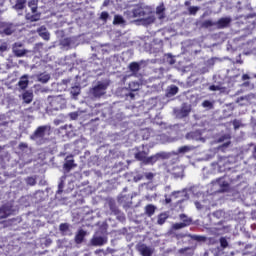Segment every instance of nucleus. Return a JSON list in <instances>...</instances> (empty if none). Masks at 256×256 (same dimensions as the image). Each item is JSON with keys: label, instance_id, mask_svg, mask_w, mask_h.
Returning a JSON list of instances; mask_svg holds the SVG:
<instances>
[{"label": "nucleus", "instance_id": "1", "mask_svg": "<svg viewBox=\"0 0 256 256\" xmlns=\"http://www.w3.org/2000/svg\"><path fill=\"white\" fill-rule=\"evenodd\" d=\"M130 17L139 19L141 25H151L155 21V15L149 8L137 7L130 12Z\"/></svg>", "mask_w": 256, "mask_h": 256}, {"label": "nucleus", "instance_id": "2", "mask_svg": "<svg viewBox=\"0 0 256 256\" xmlns=\"http://www.w3.org/2000/svg\"><path fill=\"white\" fill-rule=\"evenodd\" d=\"M28 7H30L33 14H26V19L28 21H39V19H41V14L37 13V0H30L28 2Z\"/></svg>", "mask_w": 256, "mask_h": 256}, {"label": "nucleus", "instance_id": "3", "mask_svg": "<svg viewBox=\"0 0 256 256\" xmlns=\"http://www.w3.org/2000/svg\"><path fill=\"white\" fill-rule=\"evenodd\" d=\"M51 131V127L49 126H39L33 135L30 136V139L32 141H39V139H43L45 135H49V132Z\"/></svg>", "mask_w": 256, "mask_h": 256}, {"label": "nucleus", "instance_id": "4", "mask_svg": "<svg viewBox=\"0 0 256 256\" xmlns=\"http://www.w3.org/2000/svg\"><path fill=\"white\" fill-rule=\"evenodd\" d=\"M107 91V83L105 82H98L96 86L92 89V93L94 97H101L105 95V92Z\"/></svg>", "mask_w": 256, "mask_h": 256}, {"label": "nucleus", "instance_id": "5", "mask_svg": "<svg viewBox=\"0 0 256 256\" xmlns=\"http://www.w3.org/2000/svg\"><path fill=\"white\" fill-rule=\"evenodd\" d=\"M51 107H54V109H63L65 105H67V100L63 98V96H55L50 101Z\"/></svg>", "mask_w": 256, "mask_h": 256}, {"label": "nucleus", "instance_id": "6", "mask_svg": "<svg viewBox=\"0 0 256 256\" xmlns=\"http://www.w3.org/2000/svg\"><path fill=\"white\" fill-rule=\"evenodd\" d=\"M23 47V43L21 42H16L12 46V51L16 57H25L27 53H29V50L26 49H21Z\"/></svg>", "mask_w": 256, "mask_h": 256}, {"label": "nucleus", "instance_id": "7", "mask_svg": "<svg viewBox=\"0 0 256 256\" xmlns=\"http://www.w3.org/2000/svg\"><path fill=\"white\" fill-rule=\"evenodd\" d=\"M9 215H13V208L11 204H6L0 208V219H5L9 217Z\"/></svg>", "mask_w": 256, "mask_h": 256}, {"label": "nucleus", "instance_id": "8", "mask_svg": "<svg viewBox=\"0 0 256 256\" xmlns=\"http://www.w3.org/2000/svg\"><path fill=\"white\" fill-rule=\"evenodd\" d=\"M138 251L141 253L142 256H151L153 255V248L145 245V244H140L138 246Z\"/></svg>", "mask_w": 256, "mask_h": 256}, {"label": "nucleus", "instance_id": "9", "mask_svg": "<svg viewBox=\"0 0 256 256\" xmlns=\"http://www.w3.org/2000/svg\"><path fill=\"white\" fill-rule=\"evenodd\" d=\"M186 139H194L195 141H201L202 143H205V138L201 136V132H190L186 135Z\"/></svg>", "mask_w": 256, "mask_h": 256}, {"label": "nucleus", "instance_id": "10", "mask_svg": "<svg viewBox=\"0 0 256 256\" xmlns=\"http://www.w3.org/2000/svg\"><path fill=\"white\" fill-rule=\"evenodd\" d=\"M91 243L96 247H101V245H105V243H107V238L102 236H94Z\"/></svg>", "mask_w": 256, "mask_h": 256}, {"label": "nucleus", "instance_id": "11", "mask_svg": "<svg viewBox=\"0 0 256 256\" xmlns=\"http://www.w3.org/2000/svg\"><path fill=\"white\" fill-rule=\"evenodd\" d=\"M18 86L20 87V89H27V87L29 86V76H22L18 82Z\"/></svg>", "mask_w": 256, "mask_h": 256}, {"label": "nucleus", "instance_id": "12", "mask_svg": "<svg viewBox=\"0 0 256 256\" xmlns=\"http://www.w3.org/2000/svg\"><path fill=\"white\" fill-rule=\"evenodd\" d=\"M191 113V105L183 104L178 117H187Z\"/></svg>", "mask_w": 256, "mask_h": 256}, {"label": "nucleus", "instance_id": "13", "mask_svg": "<svg viewBox=\"0 0 256 256\" xmlns=\"http://www.w3.org/2000/svg\"><path fill=\"white\" fill-rule=\"evenodd\" d=\"M38 34L40 35V37H42V39H44L45 41H49L50 39V34L49 32L47 31V28L45 27H40L38 29Z\"/></svg>", "mask_w": 256, "mask_h": 256}, {"label": "nucleus", "instance_id": "14", "mask_svg": "<svg viewBox=\"0 0 256 256\" xmlns=\"http://www.w3.org/2000/svg\"><path fill=\"white\" fill-rule=\"evenodd\" d=\"M229 23H231V18L226 17V18H221L218 22L217 25L220 29H223V27H228Z\"/></svg>", "mask_w": 256, "mask_h": 256}, {"label": "nucleus", "instance_id": "15", "mask_svg": "<svg viewBox=\"0 0 256 256\" xmlns=\"http://www.w3.org/2000/svg\"><path fill=\"white\" fill-rule=\"evenodd\" d=\"M156 15L158 19H165V6L163 4L156 8Z\"/></svg>", "mask_w": 256, "mask_h": 256}, {"label": "nucleus", "instance_id": "16", "mask_svg": "<svg viewBox=\"0 0 256 256\" xmlns=\"http://www.w3.org/2000/svg\"><path fill=\"white\" fill-rule=\"evenodd\" d=\"M161 157H165V153H157L156 155L147 158L146 163H156V161L161 159Z\"/></svg>", "mask_w": 256, "mask_h": 256}, {"label": "nucleus", "instance_id": "17", "mask_svg": "<svg viewBox=\"0 0 256 256\" xmlns=\"http://www.w3.org/2000/svg\"><path fill=\"white\" fill-rule=\"evenodd\" d=\"M73 167H77V165H75V162L73 159H69V157H67L66 162L64 163V169L66 171H70Z\"/></svg>", "mask_w": 256, "mask_h": 256}, {"label": "nucleus", "instance_id": "18", "mask_svg": "<svg viewBox=\"0 0 256 256\" xmlns=\"http://www.w3.org/2000/svg\"><path fill=\"white\" fill-rule=\"evenodd\" d=\"M85 235H87V233L84 230H79L75 236V242L78 244L83 243V239H85Z\"/></svg>", "mask_w": 256, "mask_h": 256}, {"label": "nucleus", "instance_id": "19", "mask_svg": "<svg viewBox=\"0 0 256 256\" xmlns=\"http://www.w3.org/2000/svg\"><path fill=\"white\" fill-rule=\"evenodd\" d=\"M135 158L138 159V161H143L144 163H147V152L140 151L135 154Z\"/></svg>", "mask_w": 256, "mask_h": 256}, {"label": "nucleus", "instance_id": "20", "mask_svg": "<svg viewBox=\"0 0 256 256\" xmlns=\"http://www.w3.org/2000/svg\"><path fill=\"white\" fill-rule=\"evenodd\" d=\"M25 3H27V0H16V5H14L13 8L16 11H21L22 9H25Z\"/></svg>", "mask_w": 256, "mask_h": 256}, {"label": "nucleus", "instance_id": "21", "mask_svg": "<svg viewBox=\"0 0 256 256\" xmlns=\"http://www.w3.org/2000/svg\"><path fill=\"white\" fill-rule=\"evenodd\" d=\"M36 77L40 83H47L51 79V76L47 73L39 74Z\"/></svg>", "mask_w": 256, "mask_h": 256}, {"label": "nucleus", "instance_id": "22", "mask_svg": "<svg viewBox=\"0 0 256 256\" xmlns=\"http://www.w3.org/2000/svg\"><path fill=\"white\" fill-rule=\"evenodd\" d=\"M191 224V220H184V222L173 224V229H183L184 227H187V225Z\"/></svg>", "mask_w": 256, "mask_h": 256}, {"label": "nucleus", "instance_id": "23", "mask_svg": "<svg viewBox=\"0 0 256 256\" xmlns=\"http://www.w3.org/2000/svg\"><path fill=\"white\" fill-rule=\"evenodd\" d=\"M145 211H146V215L148 216V217H151V216H153L154 214H155V206H153V205H147L146 207H145Z\"/></svg>", "mask_w": 256, "mask_h": 256}, {"label": "nucleus", "instance_id": "24", "mask_svg": "<svg viewBox=\"0 0 256 256\" xmlns=\"http://www.w3.org/2000/svg\"><path fill=\"white\" fill-rule=\"evenodd\" d=\"M23 101L26 103H31V101H33V93L25 92L23 94Z\"/></svg>", "mask_w": 256, "mask_h": 256}, {"label": "nucleus", "instance_id": "25", "mask_svg": "<svg viewBox=\"0 0 256 256\" xmlns=\"http://www.w3.org/2000/svg\"><path fill=\"white\" fill-rule=\"evenodd\" d=\"M113 23H114V25H124L125 24V20L123 19V16L116 15L114 17Z\"/></svg>", "mask_w": 256, "mask_h": 256}, {"label": "nucleus", "instance_id": "26", "mask_svg": "<svg viewBox=\"0 0 256 256\" xmlns=\"http://www.w3.org/2000/svg\"><path fill=\"white\" fill-rule=\"evenodd\" d=\"M195 147L193 146H182L178 149V153H189L190 151H193Z\"/></svg>", "mask_w": 256, "mask_h": 256}, {"label": "nucleus", "instance_id": "27", "mask_svg": "<svg viewBox=\"0 0 256 256\" xmlns=\"http://www.w3.org/2000/svg\"><path fill=\"white\" fill-rule=\"evenodd\" d=\"M129 69H130V71H132V73H137V71H139V69H140L139 63H137V62L131 63L129 65Z\"/></svg>", "mask_w": 256, "mask_h": 256}, {"label": "nucleus", "instance_id": "28", "mask_svg": "<svg viewBox=\"0 0 256 256\" xmlns=\"http://www.w3.org/2000/svg\"><path fill=\"white\" fill-rule=\"evenodd\" d=\"M178 92L179 88L175 85L170 86V88L168 89V95H177Z\"/></svg>", "mask_w": 256, "mask_h": 256}, {"label": "nucleus", "instance_id": "29", "mask_svg": "<svg viewBox=\"0 0 256 256\" xmlns=\"http://www.w3.org/2000/svg\"><path fill=\"white\" fill-rule=\"evenodd\" d=\"M70 93H71V95H73V97H77V95H79V93H81V88H79V86H74L71 88Z\"/></svg>", "mask_w": 256, "mask_h": 256}, {"label": "nucleus", "instance_id": "30", "mask_svg": "<svg viewBox=\"0 0 256 256\" xmlns=\"http://www.w3.org/2000/svg\"><path fill=\"white\" fill-rule=\"evenodd\" d=\"M139 87H140V85L138 82H131L129 84L130 91H139Z\"/></svg>", "mask_w": 256, "mask_h": 256}, {"label": "nucleus", "instance_id": "31", "mask_svg": "<svg viewBox=\"0 0 256 256\" xmlns=\"http://www.w3.org/2000/svg\"><path fill=\"white\" fill-rule=\"evenodd\" d=\"M237 103H239L240 105H247L249 103V98H247V96L240 97L237 99Z\"/></svg>", "mask_w": 256, "mask_h": 256}, {"label": "nucleus", "instance_id": "32", "mask_svg": "<svg viewBox=\"0 0 256 256\" xmlns=\"http://www.w3.org/2000/svg\"><path fill=\"white\" fill-rule=\"evenodd\" d=\"M202 107H204V109H213V102H211L209 100H205L202 103Z\"/></svg>", "mask_w": 256, "mask_h": 256}, {"label": "nucleus", "instance_id": "33", "mask_svg": "<svg viewBox=\"0 0 256 256\" xmlns=\"http://www.w3.org/2000/svg\"><path fill=\"white\" fill-rule=\"evenodd\" d=\"M13 31H15V28L13 27V25H9L4 29L5 35H11Z\"/></svg>", "mask_w": 256, "mask_h": 256}, {"label": "nucleus", "instance_id": "34", "mask_svg": "<svg viewBox=\"0 0 256 256\" xmlns=\"http://www.w3.org/2000/svg\"><path fill=\"white\" fill-rule=\"evenodd\" d=\"M165 221H167V215L161 214L158 217V225H163V223H165Z\"/></svg>", "mask_w": 256, "mask_h": 256}, {"label": "nucleus", "instance_id": "35", "mask_svg": "<svg viewBox=\"0 0 256 256\" xmlns=\"http://www.w3.org/2000/svg\"><path fill=\"white\" fill-rule=\"evenodd\" d=\"M220 245L221 247H223V249H225L229 245V243L227 242L226 238H220Z\"/></svg>", "mask_w": 256, "mask_h": 256}, {"label": "nucleus", "instance_id": "36", "mask_svg": "<svg viewBox=\"0 0 256 256\" xmlns=\"http://www.w3.org/2000/svg\"><path fill=\"white\" fill-rule=\"evenodd\" d=\"M69 115H70V119L75 121V119H77V117H79L81 115V112H72Z\"/></svg>", "mask_w": 256, "mask_h": 256}, {"label": "nucleus", "instance_id": "37", "mask_svg": "<svg viewBox=\"0 0 256 256\" xmlns=\"http://www.w3.org/2000/svg\"><path fill=\"white\" fill-rule=\"evenodd\" d=\"M26 182L28 185H35V183H37V181L33 177L27 178Z\"/></svg>", "mask_w": 256, "mask_h": 256}, {"label": "nucleus", "instance_id": "38", "mask_svg": "<svg viewBox=\"0 0 256 256\" xmlns=\"http://www.w3.org/2000/svg\"><path fill=\"white\" fill-rule=\"evenodd\" d=\"M198 11H199V8H197V7H190L189 8L190 15H195V13H197Z\"/></svg>", "mask_w": 256, "mask_h": 256}, {"label": "nucleus", "instance_id": "39", "mask_svg": "<svg viewBox=\"0 0 256 256\" xmlns=\"http://www.w3.org/2000/svg\"><path fill=\"white\" fill-rule=\"evenodd\" d=\"M204 27H213V25H215V23H213V21L211 20H206L204 23H203Z\"/></svg>", "mask_w": 256, "mask_h": 256}, {"label": "nucleus", "instance_id": "40", "mask_svg": "<svg viewBox=\"0 0 256 256\" xmlns=\"http://www.w3.org/2000/svg\"><path fill=\"white\" fill-rule=\"evenodd\" d=\"M108 17H109V13L102 12L101 16H100V19H102L103 21H107Z\"/></svg>", "mask_w": 256, "mask_h": 256}, {"label": "nucleus", "instance_id": "41", "mask_svg": "<svg viewBox=\"0 0 256 256\" xmlns=\"http://www.w3.org/2000/svg\"><path fill=\"white\" fill-rule=\"evenodd\" d=\"M145 177H146V179L151 181V179H153V177H155V174H153L151 172H147V173H145Z\"/></svg>", "mask_w": 256, "mask_h": 256}, {"label": "nucleus", "instance_id": "42", "mask_svg": "<svg viewBox=\"0 0 256 256\" xmlns=\"http://www.w3.org/2000/svg\"><path fill=\"white\" fill-rule=\"evenodd\" d=\"M210 91H221V87L212 85L209 87Z\"/></svg>", "mask_w": 256, "mask_h": 256}, {"label": "nucleus", "instance_id": "43", "mask_svg": "<svg viewBox=\"0 0 256 256\" xmlns=\"http://www.w3.org/2000/svg\"><path fill=\"white\" fill-rule=\"evenodd\" d=\"M67 229H69V225H67V224H61L60 225V231L65 232V231H67Z\"/></svg>", "mask_w": 256, "mask_h": 256}, {"label": "nucleus", "instance_id": "44", "mask_svg": "<svg viewBox=\"0 0 256 256\" xmlns=\"http://www.w3.org/2000/svg\"><path fill=\"white\" fill-rule=\"evenodd\" d=\"M180 219H181V221H183V223H185V221H191V219H189L186 215H184V214H182V215H180Z\"/></svg>", "mask_w": 256, "mask_h": 256}, {"label": "nucleus", "instance_id": "45", "mask_svg": "<svg viewBox=\"0 0 256 256\" xmlns=\"http://www.w3.org/2000/svg\"><path fill=\"white\" fill-rule=\"evenodd\" d=\"M167 61H168V63H169L170 65H174V63H175V59H173V57H171V56H169V55H168Z\"/></svg>", "mask_w": 256, "mask_h": 256}, {"label": "nucleus", "instance_id": "46", "mask_svg": "<svg viewBox=\"0 0 256 256\" xmlns=\"http://www.w3.org/2000/svg\"><path fill=\"white\" fill-rule=\"evenodd\" d=\"M226 139H229V135H225L219 138L218 143H223V141H225Z\"/></svg>", "mask_w": 256, "mask_h": 256}, {"label": "nucleus", "instance_id": "47", "mask_svg": "<svg viewBox=\"0 0 256 256\" xmlns=\"http://www.w3.org/2000/svg\"><path fill=\"white\" fill-rule=\"evenodd\" d=\"M7 50V44H2L0 46V51L5 52Z\"/></svg>", "mask_w": 256, "mask_h": 256}, {"label": "nucleus", "instance_id": "48", "mask_svg": "<svg viewBox=\"0 0 256 256\" xmlns=\"http://www.w3.org/2000/svg\"><path fill=\"white\" fill-rule=\"evenodd\" d=\"M19 147H20V149H26L27 144H25V143H21V144L19 145Z\"/></svg>", "mask_w": 256, "mask_h": 256}, {"label": "nucleus", "instance_id": "49", "mask_svg": "<svg viewBox=\"0 0 256 256\" xmlns=\"http://www.w3.org/2000/svg\"><path fill=\"white\" fill-rule=\"evenodd\" d=\"M242 79H243V81H247V79H249V75L244 74V75L242 76Z\"/></svg>", "mask_w": 256, "mask_h": 256}, {"label": "nucleus", "instance_id": "50", "mask_svg": "<svg viewBox=\"0 0 256 256\" xmlns=\"http://www.w3.org/2000/svg\"><path fill=\"white\" fill-rule=\"evenodd\" d=\"M196 208L201 209V203L200 202H195Z\"/></svg>", "mask_w": 256, "mask_h": 256}, {"label": "nucleus", "instance_id": "51", "mask_svg": "<svg viewBox=\"0 0 256 256\" xmlns=\"http://www.w3.org/2000/svg\"><path fill=\"white\" fill-rule=\"evenodd\" d=\"M61 123V120H54L55 125H59Z\"/></svg>", "mask_w": 256, "mask_h": 256}, {"label": "nucleus", "instance_id": "52", "mask_svg": "<svg viewBox=\"0 0 256 256\" xmlns=\"http://www.w3.org/2000/svg\"><path fill=\"white\" fill-rule=\"evenodd\" d=\"M128 96H129L131 99H134V98H135V94H133V93H130Z\"/></svg>", "mask_w": 256, "mask_h": 256}, {"label": "nucleus", "instance_id": "53", "mask_svg": "<svg viewBox=\"0 0 256 256\" xmlns=\"http://www.w3.org/2000/svg\"><path fill=\"white\" fill-rule=\"evenodd\" d=\"M221 213H222L221 211H217L214 213V215L218 216V215H221Z\"/></svg>", "mask_w": 256, "mask_h": 256}, {"label": "nucleus", "instance_id": "54", "mask_svg": "<svg viewBox=\"0 0 256 256\" xmlns=\"http://www.w3.org/2000/svg\"><path fill=\"white\" fill-rule=\"evenodd\" d=\"M166 203H171V198H166Z\"/></svg>", "mask_w": 256, "mask_h": 256}, {"label": "nucleus", "instance_id": "55", "mask_svg": "<svg viewBox=\"0 0 256 256\" xmlns=\"http://www.w3.org/2000/svg\"><path fill=\"white\" fill-rule=\"evenodd\" d=\"M229 141H227L225 144H224V147H227L229 145Z\"/></svg>", "mask_w": 256, "mask_h": 256}, {"label": "nucleus", "instance_id": "56", "mask_svg": "<svg viewBox=\"0 0 256 256\" xmlns=\"http://www.w3.org/2000/svg\"><path fill=\"white\" fill-rule=\"evenodd\" d=\"M220 181H222V179H221V178H219V179L217 180V182H218V183H220Z\"/></svg>", "mask_w": 256, "mask_h": 256}, {"label": "nucleus", "instance_id": "57", "mask_svg": "<svg viewBox=\"0 0 256 256\" xmlns=\"http://www.w3.org/2000/svg\"><path fill=\"white\" fill-rule=\"evenodd\" d=\"M234 128H235V129H237V128H238V126H237L236 124H234Z\"/></svg>", "mask_w": 256, "mask_h": 256}, {"label": "nucleus", "instance_id": "58", "mask_svg": "<svg viewBox=\"0 0 256 256\" xmlns=\"http://www.w3.org/2000/svg\"><path fill=\"white\" fill-rule=\"evenodd\" d=\"M107 3H108V2H107V1H105V2H104V5H107Z\"/></svg>", "mask_w": 256, "mask_h": 256}, {"label": "nucleus", "instance_id": "59", "mask_svg": "<svg viewBox=\"0 0 256 256\" xmlns=\"http://www.w3.org/2000/svg\"><path fill=\"white\" fill-rule=\"evenodd\" d=\"M175 193H177V192H173V194H172V195H175Z\"/></svg>", "mask_w": 256, "mask_h": 256}, {"label": "nucleus", "instance_id": "60", "mask_svg": "<svg viewBox=\"0 0 256 256\" xmlns=\"http://www.w3.org/2000/svg\"><path fill=\"white\" fill-rule=\"evenodd\" d=\"M255 152H256V146H255Z\"/></svg>", "mask_w": 256, "mask_h": 256}]
</instances>
